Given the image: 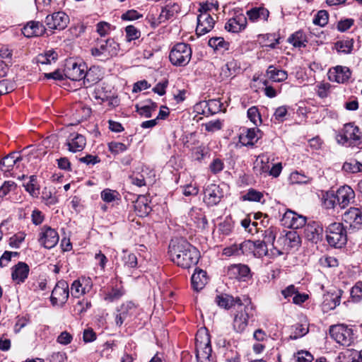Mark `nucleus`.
Wrapping results in <instances>:
<instances>
[{
  "label": "nucleus",
  "instance_id": "obj_1",
  "mask_svg": "<svg viewBox=\"0 0 362 362\" xmlns=\"http://www.w3.org/2000/svg\"><path fill=\"white\" fill-rule=\"evenodd\" d=\"M168 253L170 259L177 266L184 269L196 265L199 259V252L184 239L171 240Z\"/></svg>",
  "mask_w": 362,
  "mask_h": 362
},
{
  "label": "nucleus",
  "instance_id": "obj_2",
  "mask_svg": "<svg viewBox=\"0 0 362 362\" xmlns=\"http://www.w3.org/2000/svg\"><path fill=\"white\" fill-rule=\"evenodd\" d=\"M119 50V44L113 39H97L95 45L90 49L91 55L101 62L115 57Z\"/></svg>",
  "mask_w": 362,
  "mask_h": 362
},
{
  "label": "nucleus",
  "instance_id": "obj_3",
  "mask_svg": "<svg viewBox=\"0 0 362 362\" xmlns=\"http://www.w3.org/2000/svg\"><path fill=\"white\" fill-rule=\"evenodd\" d=\"M196 358L197 362H214L211 359L210 335L206 329H200L195 337Z\"/></svg>",
  "mask_w": 362,
  "mask_h": 362
},
{
  "label": "nucleus",
  "instance_id": "obj_4",
  "mask_svg": "<svg viewBox=\"0 0 362 362\" xmlns=\"http://www.w3.org/2000/svg\"><path fill=\"white\" fill-rule=\"evenodd\" d=\"M192 51L189 45L180 42L175 45L169 54L171 64L175 66H185L192 58Z\"/></svg>",
  "mask_w": 362,
  "mask_h": 362
},
{
  "label": "nucleus",
  "instance_id": "obj_5",
  "mask_svg": "<svg viewBox=\"0 0 362 362\" xmlns=\"http://www.w3.org/2000/svg\"><path fill=\"white\" fill-rule=\"evenodd\" d=\"M326 238L328 244L336 248H341L347 242V233L341 223H332L326 230Z\"/></svg>",
  "mask_w": 362,
  "mask_h": 362
},
{
  "label": "nucleus",
  "instance_id": "obj_6",
  "mask_svg": "<svg viewBox=\"0 0 362 362\" xmlns=\"http://www.w3.org/2000/svg\"><path fill=\"white\" fill-rule=\"evenodd\" d=\"M255 241L245 240L240 243H235L226 247L223 250V255L227 257L253 256Z\"/></svg>",
  "mask_w": 362,
  "mask_h": 362
},
{
  "label": "nucleus",
  "instance_id": "obj_7",
  "mask_svg": "<svg viewBox=\"0 0 362 362\" xmlns=\"http://www.w3.org/2000/svg\"><path fill=\"white\" fill-rule=\"evenodd\" d=\"M362 137L359 128L351 123L344 124L342 134L337 136V141L342 145H355V142Z\"/></svg>",
  "mask_w": 362,
  "mask_h": 362
},
{
  "label": "nucleus",
  "instance_id": "obj_8",
  "mask_svg": "<svg viewBox=\"0 0 362 362\" xmlns=\"http://www.w3.org/2000/svg\"><path fill=\"white\" fill-rule=\"evenodd\" d=\"M329 334L338 344L349 346L352 342L353 331L344 325H332L329 328Z\"/></svg>",
  "mask_w": 362,
  "mask_h": 362
},
{
  "label": "nucleus",
  "instance_id": "obj_9",
  "mask_svg": "<svg viewBox=\"0 0 362 362\" xmlns=\"http://www.w3.org/2000/svg\"><path fill=\"white\" fill-rule=\"evenodd\" d=\"M244 301L243 308H241L237 311L233 322V329L238 333H242L246 329L250 318L249 310L252 309V307H249L250 301L245 296H244Z\"/></svg>",
  "mask_w": 362,
  "mask_h": 362
},
{
  "label": "nucleus",
  "instance_id": "obj_10",
  "mask_svg": "<svg viewBox=\"0 0 362 362\" xmlns=\"http://www.w3.org/2000/svg\"><path fill=\"white\" fill-rule=\"evenodd\" d=\"M69 284L64 280L59 281L52 290L50 300L53 305H64L69 298Z\"/></svg>",
  "mask_w": 362,
  "mask_h": 362
},
{
  "label": "nucleus",
  "instance_id": "obj_11",
  "mask_svg": "<svg viewBox=\"0 0 362 362\" xmlns=\"http://www.w3.org/2000/svg\"><path fill=\"white\" fill-rule=\"evenodd\" d=\"M58 233L49 226H44L39 233L38 241L47 249L54 247L59 242Z\"/></svg>",
  "mask_w": 362,
  "mask_h": 362
},
{
  "label": "nucleus",
  "instance_id": "obj_12",
  "mask_svg": "<svg viewBox=\"0 0 362 362\" xmlns=\"http://www.w3.org/2000/svg\"><path fill=\"white\" fill-rule=\"evenodd\" d=\"M223 197V192L219 185L209 184L204 190V202L209 206L217 205Z\"/></svg>",
  "mask_w": 362,
  "mask_h": 362
},
{
  "label": "nucleus",
  "instance_id": "obj_13",
  "mask_svg": "<svg viewBox=\"0 0 362 362\" xmlns=\"http://www.w3.org/2000/svg\"><path fill=\"white\" fill-rule=\"evenodd\" d=\"M69 22V16L63 11H58L47 16L46 25L51 30H64Z\"/></svg>",
  "mask_w": 362,
  "mask_h": 362
},
{
  "label": "nucleus",
  "instance_id": "obj_14",
  "mask_svg": "<svg viewBox=\"0 0 362 362\" xmlns=\"http://www.w3.org/2000/svg\"><path fill=\"white\" fill-rule=\"evenodd\" d=\"M281 221V224L286 228L298 229L305 225L306 218L291 210H287L283 215Z\"/></svg>",
  "mask_w": 362,
  "mask_h": 362
},
{
  "label": "nucleus",
  "instance_id": "obj_15",
  "mask_svg": "<svg viewBox=\"0 0 362 362\" xmlns=\"http://www.w3.org/2000/svg\"><path fill=\"white\" fill-rule=\"evenodd\" d=\"M304 227V236L308 241L317 244L322 240L323 228L319 223L312 221L305 224Z\"/></svg>",
  "mask_w": 362,
  "mask_h": 362
},
{
  "label": "nucleus",
  "instance_id": "obj_16",
  "mask_svg": "<svg viewBox=\"0 0 362 362\" xmlns=\"http://www.w3.org/2000/svg\"><path fill=\"white\" fill-rule=\"evenodd\" d=\"M86 69L85 64L70 62L66 65L64 75L71 81H80L84 79Z\"/></svg>",
  "mask_w": 362,
  "mask_h": 362
},
{
  "label": "nucleus",
  "instance_id": "obj_17",
  "mask_svg": "<svg viewBox=\"0 0 362 362\" xmlns=\"http://www.w3.org/2000/svg\"><path fill=\"white\" fill-rule=\"evenodd\" d=\"M227 274L230 278L245 281L251 277L250 267L246 264H235L228 267Z\"/></svg>",
  "mask_w": 362,
  "mask_h": 362
},
{
  "label": "nucleus",
  "instance_id": "obj_18",
  "mask_svg": "<svg viewBox=\"0 0 362 362\" xmlns=\"http://www.w3.org/2000/svg\"><path fill=\"white\" fill-rule=\"evenodd\" d=\"M337 203L341 209L346 207L355 198V192L348 185L339 187L335 193Z\"/></svg>",
  "mask_w": 362,
  "mask_h": 362
},
{
  "label": "nucleus",
  "instance_id": "obj_19",
  "mask_svg": "<svg viewBox=\"0 0 362 362\" xmlns=\"http://www.w3.org/2000/svg\"><path fill=\"white\" fill-rule=\"evenodd\" d=\"M214 20L208 13H200L197 17V34L202 35L209 33L214 28Z\"/></svg>",
  "mask_w": 362,
  "mask_h": 362
},
{
  "label": "nucleus",
  "instance_id": "obj_20",
  "mask_svg": "<svg viewBox=\"0 0 362 362\" xmlns=\"http://www.w3.org/2000/svg\"><path fill=\"white\" fill-rule=\"evenodd\" d=\"M351 74V71L348 67L337 66L329 71L328 77L331 81L344 83L349 79Z\"/></svg>",
  "mask_w": 362,
  "mask_h": 362
},
{
  "label": "nucleus",
  "instance_id": "obj_21",
  "mask_svg": "<svg viewBox=\"0 0 362 362\" xmlns=\"http://www.w3.org/2000/svg\"><path fill=\"white\" fill-rule=\"evenodd\" d=\"M68 149L74 153L81 151L86 146V139L81 134L74 132L67 139Z\"/></svg>",
  "mask_w": 362,
  "mask_h": 362
},
{
  "label": "nucleus",
  "instance_id": "obj_22",
  "mask_svg": "<svg viewBox=\"0 0 362 362\" xmlns=\"http://www.w3.org/2000/svg\"><path fill=\"white\" fill-rule=\"evenodd\" d=\"M216 302L218 306L225 309H230L233 306L237 305L242 307L245 303L244 298L240 297L233 298L232 296L227 294H221L216 297Z\"/></svg>",
  "mask_w": 362,
  "mask_h": 362
},
{
  "label": "nucleus",
  "instance_id": "obj_23",
  "mask_svg": "<svg viewBox=\"0 0 362 362\" xmlns=\"http://www.w3.org/2000/svg\"><path fill=\"white\" fill-rule=\"evenodd\" d=\"M342 219L351 227H358L362 224V213L358 208L351 207L342 216Z\"/></svg>",
  "mask_w": 362,
  "mask_h": 362
},
{
  "label": "nucleus",
  "instance_id": "obj_24",
  "mask_svg": "<svg viewBox=\"0 0 362 362\" xmlns=\"http://www.w3.org/2000/svg\"><path fill=\"white\" fill-rule=\"evenodd\" d=\"M262 133L257 128L247 129L245 133L240 135L239 141L243 146H254L261 138Z\"/></svg>",
  "mask_w": 362,
  "mask_h": 362
},
{
  "label": "nucleus",
  "instance_id": "obj_25",
  "mask_svg": "<svg viewBox=\"0 0 362 362\" xmlns=\"http://www.w3.org/2000/svg\"><path fill=\"white\" fill-rule=\"evenodd\" d=\"M246 24L247 18L243 14H239L229 19L226 23L225 28L229 32L238 33L245 29Z\"/></svg>",
  "mask_w": 362,
  "mask_h": 362
},
{
  "label": "nucleus",
  "instance_id": "obj_26",
  "mask_svg": "<svg viewBox=\"0 0 362 362\" xmlns=\"http://www.w3.org/2000/svg\"><path fill=\"white\" fill-rule=\"evenodd\" d=\"M45 32L44 25L38 21H30L25 25L22 30V33L26 37H32L34 36H40Z\"/></svg>",
  "mask_w": 362,
  "mask_h": 362
},
{
  "label": "nucleus",
  "instance_id": "obj_27",
  "mask_svg": "<svg viewBox=\"0 0 362 362\" xmlns=\"http://www.w3.org/2000/svg\"><path fill=\"white\" fill-rule=\"evenodd\" d=\"M29 273V267L24 262H18L12 269V279L18 284L24 282Z\"/></svg>",
  "mask_w": 362,
  "mask_h": 362
},
{
  "label": "nucleus",
  "instance_id": "obj_28",
  "mask_svg": "<svg viewBox=\"0 0 362 362\" xmlns=\"http://www.w3.org/2000/svg\"><path fill=\"white\" fill-rule=\"evenodd\" d=\"M179 5L175 3H170L162 8L161 12L158 18V23H165L170 19L174 15L178 13Z\"/></svg>",
  "mask_w": 362,
  "mask_h": 362
},
{
  "label": "nucleus",
  "instance_id": "obj_29",
  "mask_svg": "<svg viewBox=\"0 0 362 362\" xmlns=\"http://www.w3.org/2000/svg\"><path fill=\"white\" fill-rule=\"evenodd\" d=\"M206 272L202 269H196L191 278L192 286L195 291L202 290L207 283Z\"/></svg>",
  "mask_w": 362,
  "mask_h": 362
},
{
  "label": "nucleus",
  "instance_id": "obj_30",
  "mask_svg": "<svg viewBox=\"0 0 362 362\" xmlns=\"http://www.w3.org/2000/svg\"><path fill=\"white\" fill-rule=\"evenodd\" d=\"M291 250V248L286 242V238H284V237L281 235L278 238L274 247L270 250L271 257H274L282 255L288 252Z\"/></svg>",
  "mask_w": 362,
  "mask_h": 362
},
{
  "label": "nucleus",
  "instance_id": "obj_31",
  "mask_svg": "<svg viewBox=\"0 0 362 362\" xmlns=\"http://www.w3.org/2000/svg\"><path fill=\"white\" fill-rule=\"evenodd\" d=\"M247 16L252 22L267 21L269 16V11L264 7H255L247 11Z\"/></svg>",
  "mask_w": 362,
  "mask_h": 362
},
{
  "label": "nucleus",
  "instance_id": "obj_32",
  "mask_svg": "<svg viewBox=\"0 0 362 362\" xmlns=\"http://www.w3.org/2000/svg\"><path fill=\"white\" fill-rule=\"evenodd\" d=\"M238 69L239 67H238L235 61L228 62L221 68L219 76L221 80L233 78L235 76Z\"/></svg>",
  "mask_w": 362,
  "mask_h": 362
},
{
  "label": "nucleus",
  "instance_id": "obj_33",
  "mask_svg": "<svg viewBox=\"0 0 362 362\" xmlns=\"http://www.w3.org/2000/svg\"><path fill=\"white\" fill-rule=\"evenodd\" d=\"M266 74L270 80L274 82L284 81L288 77V74L286 71L277 69L273 65H270L268 67Z\"/></svg>",
  "mask_w": 362,
  "mask_h": 362
},
{
  "label": "nucleus",
  "instance_id": "obj_34",
  "mask_svg": "<svg viewBox=\"0 0 362 362\" xmlns=\"http://www.w3.org/2000/svg\"><path fill=\"white\" fill-rule=\"evenodd\" d=\"M269 163V158L268 157V156L265 154H262L257 157L254 169L255 170L257 173H259V175H267L270 169Z\"/></svg>",
  "mask_w": 362,
  "mask_h": 362
},
{
  "label": "nucleus",
  "instance_id": "obj_35",
  "mask_svg": "<svg viewBox=\"0 0 362 362\" xmlns=\"http://www.w3.org/2000/svg\"><path fill=\"white\" fill-rule=\"evenodd\" d=\"M148 174V170L147 168H141V171H134L131 175L129 179L131 182L138 187H143L146 185V175Z\"/></svg>",
  "mask_w": 362,
  "mask_h": 362
},
{
  "label": "nucleus",
  "instance_id": "obj_36",
  "mask_svg": "<svg viewBox=\"0 0 362 362\" xmlns=\"http://www.w3.org/2000/svg\"><path fill=\"white\" fill-rule=\"evenodd\" d=\"M202 114L214 115L221 111V103L216 100H210L201 103Z\"/></svg>",
  "mask_w": 362,
  "mask_h": 362
},
{
  "label": "nucleus",
  "instance_id": "obj_37",
  "mask_svg": "<svg viewBox=\"0 0 362 362\" xmlns=\"http://www.w3.org/2000/svg\"><path fill=\"white\" fill-rule=\"evenodd\" d=\"M84 77V83H87L88 86L98 83L101 79L100 71L98 67L93 66L88 70H86Z\"/></svg>",
  "mask_w": 362,
  "mask_h": 362
},
{
  "label": "nucleus",
  "instance_id": "obj_38",
  "mask_svg": "<svg viewBox=\"0 0 362 362\" xmlns=\"http://www.w3.org/2000/svg\"><path fill=\"white\" fill-rule=\"evenodd\" d=\"M20 160V156H18L16 153H11L4 157L1 161V170L4 172H9Z\"/></svg>",
  "mask_w": 362,
  "mask_h": 362
},
{
  "label": "nucleus",
  "instance_id": "obj_39",
  "mask_svg": "<svg viewBox=\"0 0 362 362\" xmlns=\"http://www.w3.org/2000/svg\"><path fill=\"white\" fill-rule=\"evenodd\" d=\"M134 209L139 216H146L151 211V207L147 203V199L144 197L136 200Z\"/></svg>",
  "mask_w": 362,
  "mask_h": 362
},
{
  "label": "nucleus",
  "instance_id": "obj_40",
  "mask_svg": "<svg viewBox=\"0 0 362 362\" xmlns=\"http://www.w3.org/2000/svg\"><path fill=\"white\" fill-rule=\"evenodd\" d=\"M335 48L339 52L349 54L351 52L354 47L353 39H346L339 40L335 43Z\"/></svg>",
  "mask_w": 362,
  "mask_h": 362
},
{
  "label": "nucleus",
  "instance_id": "obj_41",
  "mask_svg": "<svg viewBox=\"0 0 362 362\" xmlns=\"http://www.w3.org/2000/svg\"><path fill=\"white\" fill-rule=\"evenodd\" d=\"M283 236L284 238H286V242L291 249L298 248L300 247L301 244V240L297 232L291 230L287 232Z\"/></svg>",
  "mask_w": 362,
  "mask_h": 362
},
{
  "label": "nucleus",
  "instance_id": "obj_42",
  "mask_svg": "<svg viewBox=\"0 0 362 362\" xmlns=\"http://www.w3.org/2000/svg\"><path fill=\"white\" fill-rule=\"evenodd\" d=\"M338 204L336 194L334 192H327L322 197V206L327 209H334Z\"/></svg>",
  "mask_w": 362,
  "mask_h": 362
},
{
  "label": "nucleus",
  "instance_id": "obj_43",
  "mask_svg": "<svg viewBox=\"0 0 362 362\" xmlns=\"http://www.w3.org/2000/svg\"><path fill=\"white\" fill-rule=\"evenodd\" d=\"M266 255L271 256V252L269 253L266 243L262 240L255 241V250L252 257L256 258H261Z\"/></svg>",
  "mask_w": 362,
  "mask_h": 362
},
{
  "label": "nucleus",
  "instance_id": "obj_44",
  "mask_svg": "<svg viewBox=\"0 0 362 362\" xmlns=\"http://www.w3.org/2000/svg\"><path fill=\"white\" fill-rule=\"evenodd\" d=\"M288 42L296 47H305L306 37L302 31H297L289 37Z\"/></svg>",
  "mask_w": 362,
  "mask_h": 362
},
{
  "label": "nucleus",
  "instance_id": "obj_45",
  "mask_svg": "<svg viewBox=\"0 0 362 362\" xmlns=\"http://www.w3.org/2000/svg\"><path fill=\"white\" fill-rule=\"evenodd\" d=\"M25 190L33 197H37L40 191L39 187L37 186V177L35 175L30 176V180L28 183L23 185Z\"/></svg>",
  "mask_w": 362,
  "mask_h": 362
},
{
  "label": "nucleus",
  "instance_id": "obj_46",
  "mask_svg": "<svg viewBox=\"0 0 362 362\" xmlns=\"http://www.w3.org/2000/svg\"><path fill=\"white\" fill-rule=\"evenodd\" d=\"M293 332L291 337L296 339L303 337L308 332V325L306 322L304 323H296L293 326Z\"/></svg>",
  "mask_w": 362,
  "mask_h": 362
},
{
  "label": "nucleus",
  "instance_id": "obj_47",
  "mask_svg": "<svg viewBox=\"0 0 362 362\" xmlns=\"http://www.w3.org/2000/svg\"><path fill=\"white\" fill-rule=\"evenodd\" d=\"M17 189V185L11 180L5 181L0 187V198H4Z\"/></svg>",
  "mask_w": 362,
  "mask_h": 362
},
{
  "label": "nucleus",
  "instance_id": "obj_48",
  "mask_svg": "<svg viewBox=\"0 0 362 362\" xmlns=\"http://www.w3.org/2000/svg\"><path fill=\"white\" fill-rule=\"evenodd\" d=\"M57 59V54L49 50L44 54H40L37 56V62L42 64H50L52 62H55Z\"/></svg>",
  "mask_w": 362,
  "mask_h": 362
},
{
  "label": "nucleus",
  "instance_id": "obj_49",
  "mask_svg": "<svg viewBox=\"0 0 362 362\" xmlns=\"http://www.w3.org/2000/svg\"><path fill=\"white\" fill-rule=\"evenodd\" d=\"M102 199L107 203L119 199V194L115 190L105 189L101 192Z\"/></svg>",
  "mask_w": 362,
  "mask_h": 362
},
{
  "label": "nucleus",
  "instance_id": "obj_50",
  "mask_svg": "<svg viewBox=\"0 0 362 362\" xmlns=\"http://www.w3.org/2000/svg\"><path fill=\"white\" fill-rule=\"evenodd\" d=\"M329 20V14L325 10L319 11L313 18V23L321 27L327 24Z\"/></svg>",
  "mask_w": 362,
  "mask_h": 362
},
{
  "label": "nucleus",
  "instance_id": "obj_51",
  "mask_svg": "<svg viewBox=\"0 0 362 362\" xmlns=\"http://www.w3.org/2000/svg\"><path fill=\"white\" fill-rule=\"evenodd\" d=\"M122 261L124 267L129 269L136 268L137 266L136 256L133 253L124 252L122 256Z\"/></svg>",
  "mask_w": 362,
  "mask_h": 362
},
{
  "label": "nucleus",
  "instance_id": "obj_52",
  "mask_svg": "<svg viewBox=\"0 0 362 362\" xmlns=\"http://www.w3.org/2000/svg\"><path fill=\"white\" fill-rule=\"evenodd\" d=\"M42 199L47 205H54L58 202L57 197L47 187L42 189Z\"/></svg>",
  "mask_w": 362,
  "mask_h": 362
},
{
  "label": "nucleus",
  "instance_id": "obj_53",
  "mask_svg": "<svg viewBox=\"0 0 362 362\" xmlns=\"http://www.w3.org/2000/svg\"><path fill=\"white\" fill-rule=\"evenodd\" d=\"M351 297L354 302H359L362 300V281H357L351 290Z\"/></svg>",
  "mask_w": 362,
  "mask_h": 362
},
{
  "label": "nucleus",
  "instance_id": "obj_54",
  "mask_svg": "<svg viewBox=\"0 0 362 362\" xmlns=\"http://www.w3.org/2000/svg\"><path fill=\"white\" fill-rule=\"evenodd\" d=\"M209 45L215 49L221 48L228 49L229 43L226 42L223 37H212L209 40Z\"/></svg>",
  "mask_w": 362,
  "mask_h": 362
},
{
  "label": "nucleus",
  "instance_id": "obj_55",
  "mask_svg": "<svg viewBox=\"0 0 362 362\" xmlns=\"http://www.w3.org/2000/svg\"><path fill=\"white\" fill-rule=\"evenodd\" d=\"M136 305L132 302L123 303L118 309V313H124V316L127 318L132 315L136 311Z\"/></svg>",
  "mask_w": 362,
  "mask_h": 362
},
{
  "label": "nucleus",
  "instance_id": "obj_56",
  "mask_svg": "<svg viewBox=\"0 0 362 362\" xmlns=\"http://www.w3.org/2000/svg\"><path fill=\"white\" fill-rule=\"evenodd\" d=\"M25 233L20 231L9 238V245L11 247L18 248L25 238Z\"/></svg>",
  "mask_w": 362,
  "mask_h": 362
},
{
  "label": "nucleus",
  "instance_id": "obj_57",
  "mask_svg": "<svg viewBox=\"0 0 362 362\" xmlns=\"http://www.w3.org/2000/svg\"><path fill=\"white\" fill-rule=\"evenodd\" d=\"M247 117L250 119V120L256 126L258 125V122H262L261 116L259 112L258 108L255 106H252L248 109Z\"/></svg>",
  "mask_w": 362,
  "mask_h": 362
},
{
  "label": "nucleus",
  "instance_id": "obj_58",
  "mask_svg": "<svg viewBox=\"0 0 362 362\" xmlns=\"http://www.w3.org/2000/svg\"><path fill=\"white\" fill-rule=\"evenodd\" d=\"M71 293L74 298H79L86 293L79 279L75 280L71 286Z\"/></svg>",
  "mask_w": 362,
  "mask_h": 362
},
{
  "label": "nucleus",
  "instance_id": "obj_59",
  "mask_svg": "<svg viewBox=\"0 0 362 362\" xmlns=\"http://www.w3.org/2000/svg\"><path fill=\"white\" fill-rule=\"evenodd\" d=\"M205 127V130L209 132H214L222 128L223 123L220 119L211 120L202 124Z\"/></svg>",
  "mask_w": 362,
  "mask_h": 362
},
{
  "label": "nucleus",
  "instance_id": "obj_60",
  "mask_svg": "<svg viewBox=\"0 0 362 362\" xmlns=\"http://www.w3.org/2000/svg\"><path fill=\"white\" fill-rule=\"evenodd\" d=\"M127 41L138 39L140 37V31L134 25H128L125 28Z\"/></svg>",
  "mask_w": 362,
  "mask_h": 362
},
{
  "label": "nucleus",
  "instance_id": "obj_61",
  "mask_svg": "<svg viewBox=\"0 0 362 362\" xmlns=\"http://www.w3.org/2000/svg\"><path fill=\"white\" fill-rule=\"evenodd\" d=\"M288 110L286 106H281L276 109L274 113V118L275 119V122H282L286 119V116L287 115Z\"/></svg>",
  "mask_w": 362,
  "mask_h": 362
},
{
  "label": "nucleus",
  "instance_id": "obj_62",
  "mask_svg": "<svg viewBox=\"0 0 362 362\" xmlns=\"http://www.w3.org/2000/svg\"><path fill=\"white\" fill-rule=\"evenodd\" d=\"M108 148L110 151L115 154L122 153L127 149V147L124 144L117 141H112L109 143Z\"/></svg>",
  "mask_w": 362,
  "mask_h": 362
},
{
  "label": "nucleus",
  "instance_id": "obj_63",
  "mask_svg": "<svg viewBox=\"0 0 362 362\" xmlns=\"http://www.w3.org/2000/svg\"><path fill=\"white\" fill-rule=\"evenodd\" d=\"M15 89V83L8 80L0 81V95L8 93Z\"/></svg>",
  "mask_w": 362,
  "mask_h": 362
},
{
  "label": "nucleus",
  "instance_id": "obj_64",
  "mask_svg": "<svg viewBox=\"0 0 362 362\" xmlns=\"http://www.w3.org/2000/svg\"><path fill=\"white\" fill-rule=\"evenodd\" d=\"M263 197V194L254 189H250L247 194L243 197L244 199L251 202H260Z\"/></svg>",
  "mask_w": 362,
  "mask_h": 362
}]
</instances>
